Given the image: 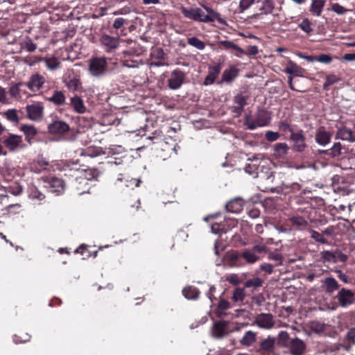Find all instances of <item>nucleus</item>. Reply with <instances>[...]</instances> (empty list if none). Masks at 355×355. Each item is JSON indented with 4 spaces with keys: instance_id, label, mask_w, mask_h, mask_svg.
Returning <instances> with one entry per match:
<instances>
[{
    "instance_id": "nucleus-34",
    "label": "nucleus",
    "mask_w": 355,
    "mask_h": 355,
    "mask_svg": "<svg viewBox=\"0 0 355 355\" xmlns=\"http://www.w3.org/2000/svg\"><path fill=\"white\" fill-rule=\"evenodd\" d=\"M120 175L122 176V175ZM123 182H124L127 187L134 189L135 187H139L141 181L139 179L131 178L130 180H126L123 177H120L117 178L115 184L118 187H121Z\"/></svg>"
},
{
    "instance_id": "nucleus-19",
    "label": "nucleus",
    "mask_w": 355,
    "mask_h": 355,
    "mask_svg": "<svg viewBox=\"0 0 355 355\" xmlns=\"http://www.w3.org/2000/svg\"><path fill=\"white\" fill-rule=\"evenodd\" d=\"M45 83V78L41 74L36 73L33 74L29 80L25 83L26 86L33 92L39 91Z\"/></svg>"
},
{
    "instance_id": "nucleus-38",
    "label": "nucleus",
    "mask_w": 355,
    "mask_h": 355,
    "mask_svg": "<svg viewBox=\"0 0 355 355\" xmlns=\"http://www.w3.org/2000/svg\"><path fill=\"white\" fill-rule=\"evenodd\" d=\"M308 232L310 234V237L315 242L321 244H329L328 240L323 236L322 232H318L313 229H309Z\"/></svg>"
},
{
    "instance_id": "nucleus-13",
    "label": "nucleus",
    "mask_w": 355,
    "mask_h": 355,
    "mask_svg": "<svg viewBox=\"0 0 355 355\" xmlns=\"http://www.w3.org/2000/svg\"><path fill=\"white\" fill-rule=\"evenodd\" d=\"M332 132L324 126L318 127L315 132V141L319 146H326L331 143Z\"/></svg>"
},
{
    "instance_id": "nucleus-9",
    "label": "nucleus",
    "mask_w": 355,
    "mask_h": 355,
    "mask_svg": "<svg viewBox=\"0 0 355 355\" xmlns=\"http://www.w3.org/2000/svg\"><path fill=\"white\" fill-rule=\"evenodd\" d=\"M290 139L293 142L291 148L294 152L302 153L307 148L306 138L302 130L292 132V135L290 136Z\"/></svg>"
},
{
    "instance_id": "nucleus-5",
    "label": "nucleus",
    "mask_w": 355,
    "mask_h": 355,
    "mask_svg": "<svg viewBox=\"0 0 355 355\" xmlns=\"http://www.w3.org/2000/svg\"><path fill=\"white\" fill-rule=\"evenodd\" d=\"M107 69L106 58L104 57H95L89 60V71L92 76H103Z\"/></svg>"
},
{
    "instance_id": "nucleus-26",
    "label": "nucleus",
    "mask_w": 355,
    "mask_h": 355,
    "mask_svg": "<svg viewBox=\"0 0 355 355\" xmlns=\"http://www.w3.org/2000/svg\"><path fill=\"white\" fill-rule=\"evenodd\" d=\"M227 212L238 214L243 209V201L241 198H234L230 200L225 205Z\"/></svg>"
},
{
    "instance_id": "nucleus-2",
    "label": "nucleus",
    "mask_w": 355,
    "mask_h": 355,
    "mask_svg": "<svg viewBox=\"0 0 355 355\" xmlns=\"http://www.w3.org/2000/svg\"><path fill=\"white\" fill-rule=\"evenodd\" d=\"M99 172L96 168H70L67 173L64 174L66 177L76 178V184L77 183L88 184V180L96 179L99 176Z\"/></svg>"
},
{
    "instance_id": "nucleus-20",
    "label": "nucleus",
    "mask_w": 355,
    "mask_h": 355,
    "mask_svg": "<svg viewBox=\"0 0 355 355\" xmlns=\"http://www.w3.org/2000/svg\"><path fill=\"white\" fill-rule=\"evenodd\" d=\"M256 324L262 329H270L275 325L273 315L270 313H261L259 314L255 320Z\"/></svg>"
},
{
    "instance_id": "nucleus-7",
    "label": "nucleus",
    "mask_w": 355,
    "mask_h": 355,
    "mask_svg": "<svg viewBox=\"0 0 355 355\" xmlns=\"http://www.w3.org/2000/svg\"><path fill=\"white\" fill-rule=\"evenodd\" d=\"M27 118L33 121H41L44 115V105L41 102H35L26 106Z\"/></svg>"
},
{
    "instance_id": "nucleus-21",
    "label": "nucleus",
    "mask_w": 355,
    "mask_h": 355,
    "mask_svg": "<svg viewBox=\"0 0 355 355\" xmlns=\"http://www.w3.org/2000/svg\"><path fill=\"white\" fill-rule=\"evenodd\" d=\"M288 348L292 355H302L305 352L306 345L302 340L296 337L289 342Z\"/></svg>"
},
{
    "instance_id": "nucleus-42",
    "label": "nucleus",
    "mask_w": 355,
    "mask_h": 355,
    "mask_svg": "<svg viewBox=\"0 0 355 355\" xmlns=\"http://www.w3.org/2000/svg\"><path fill=\"white\" fill-rule=\"evenodd\" d=\"M50 186L52 192L60 193L64 189V182L60 178H53L50 181Z\"/></svg>"
},
{
    "instance_id": "nucleus-33",
    "label": "nucleus",
    "mask_w": 355,
    "mask_h": 355,
    "mask_svg": "<svg viewBox=\"0 0 355 355\" xmlns=\"http://www.w3.org/2000/svg\"><path fill=\"white\" fill-rule=\"evenodd\" d=\"M263 284V280L260 277H254L246 280L244 283V288H251V291L254 292L257 288L261 287Z\"/></svg>"
},
{
    "instance_id": "nucleus-54",
    "label": "nucleus",
    "mask_w": 355,
    "mask_h": 355,
    "mask_svg": "<svg viewBox=\"0 0 355 355\" xmlns=\"http://www.w3.org/2000/svg\"><path fill=\"white\" fill-rule=\"evenodd\" d=\"M196 21L203 22V23H211V22H213V19H211L208 15L205 14V12H203V10L201 8H197Z\"/></svg>"
},
{
    "instance_id": "nucleus-31",
    "label": "nucleus",
    "mask_w": 355,
    "mask_h": 355,
    "mask_svg": "<svg viewBox=\"0 0 355 355\" xmlns=\"http://www.w3.org/2000/svg\"><path fill=\"white\" fill-rule=\"evenodd\" d=\"M239 74V69L235 66H231L229 69L224 70L222 75V80L226 83H231Z\"/></svg>"
},
{
    "instance_id": "nucleus-47",
    "label": "nucleus",
    "mask_w": 355,
    "mask_h": 355,
    "mask_svg": "<svg viewBox=\"0 0 355 355\" xmlns=\"http://www.w3.org/2000/svg\"><path fill=\"white\" fill-rule=\"evenodd\" d=\"M274 8L275 3L273 0H264L259 10L262 11L265 15H269L272 12Z\"/></svg>"
},
{
    "instance_id": "nucleus-30",
    "label": "nucleus",
    "mask_w": 355,
    "mask_h": 355,
    "mask_svg": "<svg viewBox=\"0 0 355 355\" xmlns=\"http://www.w3.org/2000/svg\"><path fill=\"white\" fill-rule=\"evenodd\" d=\"M257 334L252 331H247L240 340L241 345L250 347L257 340Z\"/></svg>"
},
{
    "instance_id": "nucleus-32",
    "label": "nucleus",
    "mask_w": 355,
    "mask_h": 355,
    "mask_svg": "<svg viewBox=\"0 0 355 355\" xmlns=\"http://www.w3.org/2000/svg\"><path fill=\"white\" fill-rule=\"evenodd\" d=\"M71 105L73 107L75 112L78 114H83L86 111V107L84 105L83 99L78 96H75L70 99Z\"/></svg>"
},
{
    "instance_id": "nucleus-15",
    "label": "nucleus",
    "mask_w": 355,
    "mask_h": 355,
    "mask_svg": "<svg viewBox=\"0 0 355 355\" xmlns=\"http://www.w3.org/2000/svg\"><path fill=\"white\" fill-rule=\"evenodd\" d=\"M321 288L324 291L331 295L334 292L341 288L338 282L332 276H328L321 279Z\"/></svg>"
},
{
    "instance_id": "nucleus-48",
    "label": "nucleus",
    "mask_w": 355,
    "mask_h": 355,
    "mask_svg": "<svg viewBox=\"0 0 355 355\" xmlns=\"http://www.w3.org/2000/svg\"><path fill=\"white\" fill-rule=\"evenodd\" d=\"M298 27L307 35H311L313 31V24L307 18L303 19V20L299 24Z\"/></svg>"
},
{
    "instance_id": "nucleus-52",
    "label": "nucleus",
    "mask_w": 355,
    "mask_h": 355,
    "mask_svg": "<svg viewBox=\"0 0 355 355\" xmlns=\"http://www.w3.org/2000/svg\"><path fill=\"white\" fill-rule=\"evenodd\" d=\"M218 44L220 46H224L225 49H232L234 50H236L239 52H243V49L239 46L237 44H234L232 41L230 40H220L218 42Z\"/></svg>"
},
{
    "instance_id": "nucleus-44",
    "label": "nucleus",
    "mask_w": 355,
    "mask_h": 355,
    "mask_svg": "<svg viewBox=\"0 0 355 355\" xmlns=\"http://www.w3.org/2000/svg\"><path fill=\"white\" fill-rule=\"evenodd\" d=\"M341 80L340 78L335 74H329L326 76L325 81L322 85L324 90H329V87L335 83H338Z\"/></svg>"
},
{
    "instance_id": "nucleus-40",
    "label": "nucleus",
    "mask_w": 355,
    "mask_h": 355,
    "mask_svg": "<svg viewBox=\"0 0 355 355\" xmlns=\"http://www.w3.org/2000/svg\"><path fill=\"white\" fill-rule=\"evenodd\" d=\"M245 297V291L244 288L236 287L232 293V300L234 302H242Z\"/></svg>"
},
{
    "instance_id": "nucleus-4",
    "label": "nucleus",
    "mask_w": 355,
    "mask_h": 355,
    "mask_svg": "<svg viewBox=\"0 0 355 355\" xmlns=\"http://www.w3.org/2000/svg\"><path fill=\"white\" fill-rule=\"evenodd\" d=\"M270 114L267 111L259 110L254 118L250 114H246L244 117L243 124L247 127V129L253 130L258 127L267 125L270 123Z\"/></svg>"
},
{
    "instance_id": "nucleus-23",
    "label": "nucleus",
    "mask_w": 355,
    "mask_h": 355,
    "mask_svg": "<svg viewBox=\"0 0 355 355\" xmlns=\"http://www.w3.org/2000/svg\"><path fill=\"white\" fill-rule=\"evenodd\" d=\"M284 72L289 75H294L297 77H304L306 72L305 69L298 66L292 60H289Z\"/></svg>"
},
{
    "instance_id": "nucleus-35",
    "label": "nucleus",
    "mask_w": 355,
    "mask_h": 355,
    "mask_svg": "<svg viewBox=\"0 0 355 355\" xmlns=\"http://www.w3.org/2000/svg\"><path fill=\"white\" fill-rule=\"evenodd\" d=\"M48 100L55 105H62L65 103L66 97L62 91L55 90Z\"/></svg>"
},
{
    "instance_id": "nucleus-29",
    "label": "nucleus",
    "mask_w": 355,
    "mask_h": 355,
    "mask_svg": "<svg viewBox=\"0 0 355 355\" xmlns=\"http://www.w3.org/2000/svg\"><path fill=\"white\" fill-rule=\"evenodd\" d=\"M300 186L297 183H293L290 186L283 183L281 186H278L276 187H272L270 191L272 193H286L289 191V189L291 190H299Z\"/></svg>"
},
{
    "instance_id": "nucleus-39",
    "label": "nucleus",
    "mask_w": 355,
    "mask_h": 355,
    "mask_svg": "<svg viewBox=\"0 0 355 355\" xmlns=\"http://www.w3.org/2000/svg\"><path fill=\"white\" fill-rule=\"evenodd\" d=\"M241 257L248 263H254L257 262L259 257L254 252L249 250H244L241 255Z\"/></svg>"
},
{
    "instance_id": "nucleus-51",
    "label": "nucleus",
    "mask_w": 355,
    "mask_h": 355,
    "mask_svg": "<svg viewBox=\"0 0 355 355\" xmlns=\"http://www.w3.org/2000/svg\"><path fill=\"white\" fill-rule=\"evenodd\" d=\"M188 44L198 50H203L205 48V43L196 37L188 38Z\"/></svg>"
},
{
    "instance_id": "nucleus-61",
    "label": "nucleus",
    "mask_w": 355,
    "mask_h": 355,
    "mask_svg": "<svg viewBox=\"0 0 355 355\" xmlns=\"http://www.w3.org/2000/svg\"><path fill=\"white\" fill-rule=\"evenodd\" d=\"M153 60H164L165 53L162 48H156L151 53Z\"/></svg>"
},
{
    "instance_id": "nucleus-3",
    "label": "nucleus",
    "mask_w": 355,
    "mask_h": 355,
    "mask_svg": "<svg viewBox=\"0 0 355 355\" xmlns=\"http://www.w3.org/2000/svg\"><path fill=\"white\" fill-rule=\"evenodd\" d=\"M251 163L246 164L244 167V171L246 173L251 175L253 178H257L259 174L261 179L266 180L268 183L273 182L275 179L274 172L270 171L267 167L262 166V169L259 173V164L258 159H250Z\"/></svg>"
},
{
    "instance_id": "nucleus-50",
    "label": "nucleus",
    "mask_w": 355,
    "mask_h": 355,
    "mask_svg": "<svg viewBox=\"0 0 355 355\" xmlns=\"http://www.w3.org/2000/svg\"><path fill=\"white\" fill-rule=\"evenodd\" d=\"M22 191L23 187L16 182L9 185L6 188V192L13 196H19L22 193Z\"/></svg>"
},
{
    "instance_id": "nucleus-11",
    "label": "nucleus",
    "mask_w": 355,
    "mask_h": 355,
    "mask_svg": "<svg viewBox=\"0 0 355 355\" xmlns=\"http://www.w3.org/2000/svg\"><path fill=\"white\" fill-rule=\"evenodd\" d=\"M275 344L276 339L269 336L259 343L256 351L259 355H271L275 351Z\"/></svg>"
},
{
    "instance_id": "nucleus-17",
    "label": "nucleus",
    "mask_w": 355,
    "mask_h": 355,
    "mask_svg": "<svg viewBox=\"0 0 355 355\" xmlns=\"http://www.w3.org/2000/svg\"><path fill=\"white\" fill-rule=\"evenodd\" d=\"M336 139H340L350 143L355 142V132L346 125L336 126Z\"/></svg>"
},
{
    "instance_id": "nucleus-24",
    "label": "nucleus",
    "mask_w": 355,
    "mask_h": 355,
    "mask_svg": "<svg viewBox=\"0 0 355 355\" xmlns=\"http://www.w3.org/2000/svg\"><path fill=\"white\" fill-rule=\"evenodd\" d=\"M221 65L220 64H217L214 66H211L209 67L208 75L206 76L204 85H210L213 84L217 77L218 76L220 71H221Z\"/></svg>"
},
{
    "instance_id": "nucleus-41",
    "label": "nucleus",
    "mask_w": 355,
    "mask_h": 355,
    "mask_svg": "<svg viewBox=\"0 0 355 355\" xmlns=\"http://www.w3.org/2000/svg\"><path fill=\"white\" fill-rule=\"evenodd\" d=\"M288 150V146L286 143H277L275 145V155L279 157H284Z\"/></svg>"
},
{
    "instance_id": "nucleus-56",
    "label": "nucleus",
    "mask_w": 355,
    "mask_h": 355,
    "mask_svg": "<svg viewBox=\"0 0 355 355\" xmlns=\"http://www.w3.org/2000/svg\"><path fill=\"white\" fill-rule=\"evenodd\" d=\"M6 119L13 123H18L19 121L17 110L15 109H9L5 112Z\"/></svg>"
},
{
    "instance_id": "nucleus-55",
    "label": "nucleus",
    "mask_w": 355,
    "mask_h": 355,
    "mask_svg": "<svg viewBox=\"0 0 355 355\" xmlns=\"http://www.w3.org/2000/svg\"><path fill=\"white\" fill-rule=\"evenodd\" d=\"M23 85H24V83H18L11 85V87L9 89V94H10V96L12 98H20L19 87Z\"/></svg>"
},
{
    "instance_id": "nucleus-62",
    "label": "nucleus",
    "mask_w": 355,
    "mask_h": 355,
    "mask_svg": "<svg viewBox=\"0 0 355 355\" xmlns=\"http://www.w3.org/2000/svg\"><path fill=\"white\" fill-rule=\"evenodd\" d=\"M226 281H227L230 284L237 286L241 284V280L239 278V275L237 274H230L226 276L225 278Z\"/></svg>"
},
{
    "instance_id": "nucleus-18",
    "label": "nucleus",
    "mask_w": 355,
    "mask_h": 355,
    "mask_svg": "<svg viewBox=\"0 0 355 355\" xmlns=\"http://www.w3.org/2000/svg\"><path fill=\"white\" fill-rule=\"evenodd\" d=\"M345 150L343 146L340 141L335 142L333 146L326 150H319L318 154L325 155L332 159H339L340 157L344 154Z\"/></svg>"
},
{
    "instance_id": "nucleus-59",
    "label": "nucleus",
    "mask_w": 355,
    "mask_h": 355,
    "mask_svg": "<svg viewBox=\"0 0 355 355\" xmlns=\"http://www.w3.org/2000/svg\"><path fill=\"white\" fill-rule=\"evenodd\" d=\"M268 259L277 262V266H282L284 261L283 255L278 252H270Z\"/></svg>"
},
{
    "instance_id": "nucleus-22",
    "label": "nucleus",
    "mask_w": 355,
    "mask_h": 355,
    "mask_svg": "<svg viewBox=\"0 0 355 355\" xmlns=\"http://www.w3.org/2000/svg\"><path fill=\"white\" fill-rule=\"evenodd\" d=\"M248 97L242 94H236L234 98V105L232 110L238 116H240L243 111L244 107L247 105Z\"/></svg>"
},
{
    "instance_id": "nucleus-37",
    "label": "nucleus",
    "mask_w": 355,
    "mask_h": 355,
    "mask_svg": "<svg viewBox=\"0 0 355 355\" xmlns=\"http://www.w3.org/2000/svg\"><path fill=\"white\" fill-rule=\"evenodd\" d=\"M204 8L208 12L207 15L213 19V22L217 21L219 24L222 25H227L226 20L222 18L218 12L215 11L211 8L206 6H204Z\"/></svg>"
},
{
    "instance_id": "nucleus-10",
    "label": "nucleus",
    "mask_w": 355,
    "mask_h": 355,
    "mask_svg": "<svg viewBox=\"0 0 355 355\" xmlns=\"http://www.w3.org/2000/svg\"><path fill=\"white\" fill-rule=\"evenodd\" d=\"M185 73L179 69L171 71L168 79V86L171 89L176 90L181 87L184 82Z\"/></svg>"
},
{
    "instance_id": "nucleus-45",
    "label": "nucleus",
    "mask_w": 355,
    "mask_h": 355,
    "mask_svg": "<svg viewBox=\"0 0 355 355\" xmlns=\"http://www.w3.org/2000/svg\"><path fill=\"white\" fill-rule=\"evenodd\" d=\"M21 48L25 49L29 53H32L36 50L37 44L32 41L31 37H26L25 40L21 43Z\"/></svg>"
},
{
    "instance_id": "nucleus-43",
    "label": "nucleus",
    "mask_w": 355,
    "mask_h": 355,
    "mask_svg": "<svg viewBox=\"0 0 355 355\" xmlns=\"http://www.w3.org/2000/svg\"><path fill=\"white\" fill-rule=\"evenodd\" d=\"M197 8H198L196 7V8H191L190 9H187L184 6H182L180 9L182 15L186 18L196 21V19H197Z\"/></svg>"
},
{
    "instance_id": "nucleus-60",
    "label": "nucleus",
    "mask_w": 355,
    "mask_h": 355,
    "mask_svg": "<svg viewBox=\"0 0 355 355\" xmlns=\"http://www.w3.org/2000/svg\"><path fill=\"white\" fill-rule=\"evenodd\" d=\"M29 196L32 199L38 200H42L45 198L44 194L40 191L37 188L31 189Z\"/></svg>"
},
{
    "instance_id": "nucleus-28",
    "label": "nucleus",
    "mask_w": 355,
    "mask_h": 355,
    "mask_svg": "<svg viewBox=\"0 0 355 355\" xmlns=\"http://www.w3.org/2000/svg\"><path fill=\"white\" fill-rule=\"evenodd\" d=\"M291 226L295 227L299 230L305 228L309 225V223L306 218L301 216L295 215L290 217L288 220Z\"/></svg>"
},
{
    "instance_id": "nucleus-36",
    "label": "nucleus",
    "mask_w": 355,
    "mask_h": 355,
    "mask_svg": "<svg viewBox=\"0 0 355 355\" xmlns=\"http://www.w3.org/2000/svg\"><path fill=\"white\" fill-rule=\"evenodd\" d=\"M324 3V0H312L310 11L315 16H320Z\"/></svg>"
},
{
    "instance_id": "nucleus-58",
    "label": "nucleus",
    "mask_w": 355,
    "mask_h": 355,
    "mask_svg": "<svg viewBox=\"0 0 355 355\" xmlns=\"http://www.w3.org/2000/svg\"><path fill=\"white\" fill-rule=\"evenodd\" d=\"M310 327L312 331L320 334L324 331L325 324L318 321H312L310 324Z\"/></svg>"
},
{
    "instance_id": "nucleus-49",
    "label": "nucleus",
    "mask_w": 355,
    "mask_h": 355,
    "mask_svg": "<svg viewBox=\"0 0 355 355\" xmlns=\"http://www.w3.org/2000/svg\"><path fill=\"white\" fill-rule=\"evenodd\" d=\"M289 334L286 331H281L278 334L277 344L281 347H286L288 345Z\"/></svg>"
},
{
    "instance_id": "nucleus-63",
    "label": "nucleus",
    "mask_w": 355,
    "mask_h": 355,
    "mask_svg": "<svg viewBox=\"0 0 355 355\" xmlns=\"http://www.w3.org/2000/svg\"><path fill=\"white\" fill-rule=\"evenodd\" d=\"M337 227L334 225H329L322 231L323 236H327L330 237L335 236L336 235Z\"/></svg>"
},
{
    "instance_id": "nucleus-53",
    "label": "nucleus",
    "mask_w": 355,
    "mask_h": 355,
    "mask_svg": "<svg viewBox=\"0 0 355 355\" xmlns=\"http://www.w3.org/2000/svg\"><path fill=\"white\" fill-rule=\"evenodd\" d=\"M211 231L214 234H225L227 230L223 223H214L211 225Z\"/></svg>"
},
{
    "instance_id": "nucleus-16",
    "label": "nucleus",
    "mask_w": 355,
    "mask_h": 355,
    "mask_svg": "<svg viewBox=\"0 0 355 355\" xmlns=\"http://www.w3.org/2000/svg\"><path fill=\"white\" fill-rule=\"evenodd\" d=\"M228 322L225 320H220L213 324L211 336L216 339H221L229 334Z\"/></svg>"
},
{
    "instance_id": "nucleus-14",
    "label": "nucleus",
    "mask_w": 355,
    "mask_h": 355,
    "mask_svg": "<svg viewBox=\"0 0 355 355\" xmlns=\"http://www.w3.org/2000/svg\"><path fill=\"white\" fill-rule=\"evenodd\" d=\"M48 131L51 135H62L69 130V125L64 121L56 119L48 124Z\"/></svg>"
},
{
    "instance_id": "nucleus-25",
    "label": "nucleus",
    "mask_w": 355,
    "mask_h": 355,
    "mask_svg": "<svg viewBox=\"0 0 355 355\" xmlns=\"http://www.w3.org/2000/svg\"><path fill=\"white\" fill-rule=\"evenodd\" d=\"M20 130L24 132L26 141L32 144L33 138L37 134V128L33 125L24 124L21 125Z\"/></svg>"
},
{
    "instance_id": "nucleus-6",
    "label": "nucleus",
    "mask_w": 355,
    "mask_h": 355,
    "mask_svg": "<svg viewBox=\"0 0 355 355\" xmlns=\"http://www.w3.org/2000/svg\"><path fill=\"white\" fill-rule=\"evenodd\" d=\"M321 259L324 263H336L338 262L346 263L348 259L347 254L339 250L334 251L323 250L320 252Z\"/></svg>"
},
{
    "instance_id": "nucleus-1",
    "label": "nucleus",
    "mask_w": 355,
    "mask_h": 355,
    "mask_svg": "<svg viewBox=\"0 0 355 355\" xmlns=\"http://www.w3.org/2000/svg\"><path fill=\"white\" fill-rule=\"evenodd\" d=\"M333 300L336 302L327 305V310L336 311L338 306L345 309L355 304V293L351 289L341 287Z\"/></svg>"
},
{
    "instance_id": "nucleus-8",
    "label": "nucleus",
    "mask_w": 355,
    "mask_h": 355,
    "mask_svg": "<svg viewBox=\"0 0 355 355\" xmlns=\"http://www.w3.org/2000/svg\"><path fill=\"white\" fill-rule=\"evenodd\" d=\"M3 143L10 152H15L19 148L22 149L26 146L23 144L21 136L12 133H9L3 138Z\"/></svg>"
},
{
    "instance_id": "nucleus-12",
    "label": "nucleus",
    "mask_w": 355,
    "mask_h": 355,
    "mask_svg": "<svg viewBox=\"0 0 355 355\" xmlns=\"http://www.w3.org/2000/svg\"><path fill=\"white\" fill-rule=\"evenodd\" d=\"M119 40V37H113L103 33L99 39V42L106 52L110 53L118 48Z\"/></svg>"
},
{
    "instance_id": "nucleus-46",
    "label": "nucleus",
    "mask_w": 355,
    "mask_h": 355,
    "mask_svg": "<svg viewBox=\"0 0 355 355\" xmlns=\"http://www.w3.org/2000/svg\"><path fill=\"white\" fill-rule=\"evenodd\" d=\"M46 67L51 71L58 69L60 66V62L54 56L44 59Z\"/></svg>"
},
{
    "instance_id": "nucleus-57",
    "label": "nucleus",
    "mask_w": 355,
    "mask_h": 355,
    "mask_svg": "<svg viewBox=\"0 0 355 355\" xmlns=\"http://www.w3.org/2000/svg\"><path fill=\"white\" fill-rule=\"evenodd\" d=\"M66 86L70 91H77L80 87L81 83L78 78H73L66 83Z\"/></svg>"
},
{
    "instance_id": "nucleus-64",
    "label": "nucleus",
    "mask_w": 355,
    "mask_h": 355,
    "mask_svg": "<svg viewBox=\"0 0 355 355\" xmlns=\"http://www.w3.org/2000/svg\"><path fill=\"white\" fill-rule=\"evenodd\" d=\"M230 308V302L223 298H220V300H219L218 306H217L218 311H225L226 310H228Z\"/></svg>"
},
{
    "instance_id": "nucleus-27",
    "label": "nucleus",
    "mask_w": 355,
    "mask_h": 355,
    "mask_svg": "<svg viewBox=\"0 0 355 355\" xmlns=\"http://www.w3.org/2000/svg\"><path fill=\"white\" fill-rule=\"evenodd\" d=\"M200 292L193 286H188L182 289V295L189 300H196L199 298Z\"/></svg>"
}]
</instances>
